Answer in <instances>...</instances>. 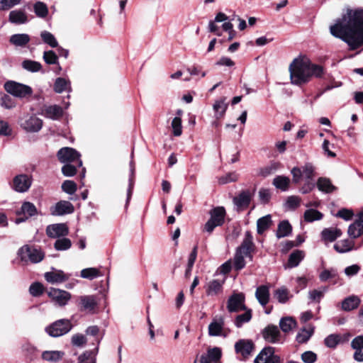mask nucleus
I'll return each mask as SVG.
<instances>
[{
  "label": "nucleus",
  "instance_id": "obj_13",
  "mask_svg": "<svg viewBox=\"0 0 363 363\" xmlns=\"http://www.w3.org/2000/svg\"><path fill=\"white\" fill-rule=\"evenodd\" d=\"M225 319L223 316L216 315L210 323L208 327V333L211 337L223 336L226 337L224 333Z\"/></svg>",
  "mask_w": 363,
  "mask_h": 363
},
{
  "label": "nucleus",
  "instance_id": "obj_59",
  "mask_svg": "<svg viewBox=\"0 0 363 363\" xmlns=\"http://www.w3.org/2000/svg\"><path fill=\"white\" fill-rule=\"evenodd\" d=\"M69 84L65 79L58 77L54 84V90L57 93H62L68 89Z\"/></svg>",
  "mask_w": 363,
  "mask_h": 363
},
{
  "label": "nucleus",
  "instance_id": "obj_51",
  "mask_svg": "<svg viewBox=\"0 0 363 363\" xmlns=\"http://www.w3.org/2000/svg\"><path fill=\"white\" fill-rule=\"evenodd\" d=\"M64 352L61 351H45L42 354V357L45 361L56 362L62 358Z\"/></svg>",
  "mask_w": 363,
  "mask_h": 363
},
{
  "label": "nucleus",
  "instance_id": "obj_28",
  "mask_svg": "<svg viewBox=\"0 0 363 363\" xmlns=\"http://www.w3.org/2000/svg\"><path fill=\"white\" fill-rule=\"evenodd\" d=\"M42 114L46 118L57 120L62 116L63 110L58 105H51L45 106L42 110Z\"/></svg>",
  "mask_w": 363,
  "mask_h": 363
},
{
  "label": "nucleus",
  "instance_id": "obj_58",
  "mask_svg": "<svg viewBox=\"0 0 363 363\" xmlns=\"http://www.w3.org/2000/svg\"><path fill=\"white\" fill-rule=\"evenodd\" d=\"M313 333V329H311V330L303 329L301 331L298 333L296 337V340L298 343H306L309 340Z\"/></svg>",
  "mask_w": 363,
  "mask_h": 363
},
{
  "label": "nucleus",
  "instance_id": "obj_53",
  "mask_svg": "<svg viewBox=\"0 0 363 363\" xmlns=\"http://www.w3.org/2000/svg\"><path fill=\"white\" fill-rule=\"evenodd\" d=\"M274 296L279 303H285L289 299V291L285 287L277 289L274 292Z\"/></svg>",
  "mask_w": 363,
  "mask_h": 363
},
{
  "label": "nucleus",
  "instance_id": "obj_29",
  "mask_svg": "<svg viewBox=\"0 0 363 363\" xmlns=\"http://www.w3.org/2000/svg\"><path fill=\"white\" fill-rule=\"evenodd\" d=\"M320 235L325 242H332L342 235V231L339 228H328L322 230Z\"/></svg>",
  "mask_w": 363,
  "mask_h": 363
},
{
  "label": "nucleus",
  "instance_id": "obj_60",
  "mask_svg": "<svg viewBox=\"0 0 363 363\" xmlns=\"http://www.w3.org/2000/svg\"><path fill=\"white\" fill-rule=\"evenodd\" d=\"M301 203V199L297 196H288L285 203V207L289 210L296 209Z\"/></svg>",
  "mask_w": 363,
  "mask_h": 363
},
{
  "label": "nucleus",
  "instance_id": "obj_45",
  "mask_svg": "<svg viewBox=\"0 0 363 363\" xmlns=\"http://www.w3.org/2000/svg\"><path fill=\"white\" fill-rule=\"evenodd\" d=\"M0 106L6 109H12L16 106V101L9 94H0Z\"/></svg>",
  "mask_w": 363,
  "mask_h": 363
},
{
  "label": "nucleus",
  "instance_id": "obj_11",
  "mask_svg": "<svg viewBox=\"0 0 363 363\" xmlns=\"http://www.w3.org/2000/svg\"><path fill=\"white\" fill-rule=\"evenodd\" d=\"M20 125L27 132L37 133L43 127V121L35 115L27 116L21 119Z\"/></svg>",
  "mask_w": 363,
  "mask_h": 363
},
{
  "label": "nucleus",
  "instance_id": "obj_56",
  "mask_svg": "<svg viewBox=\"0 0 363 363\" xmlns=\"http://www.w3.org/2000/svg\"><path fill=\"white\" fill-rule=\"evenodd\" d=\"M34 12L37 16L45 18L48 13V7L45 4L41 1L36 2L34 6Z\"/></svg>",
  "mask_w": 363,
  "mask_h": 363
},
{
  "label": "nucleus",
  "instance_id": "obj_38",
  "mask_svg": "<svg viewBox=\"0 0 363 363\" xmlns=\"http://www.w3.org/2000/svg\"><path fill=\"white\" fill-rule=\"evenodd\" d=\"M304 257V252L302 250H296L289 257L287 265L289 268L297 267Z\"/></svg>",
  "mask_w": 363,
  "mask_h": 363
},
{
  "label": "nucleus",
  "instance_id": "obj_23",
  "mask_svg": "<svg viewBox=\"0 0 363 363\" xmlns=\"http://www.w3.org/2000/svg\"><path fill=\"white\" fill-rule=\"evenodd\" d=\"M74 211L73 205L67 201H60L51 209L53 216H62L72 213Z\"/></svg>",
  "mask_w": 363,
  "mask_h": 363
},
{
  "label": "nucleus",
  "instance_id": "obj_48",
  "mask_svg": "<svg viewBox=\"0 0 363 363\" xmlns=\"http://www.w3.org/2000/svg\"><path fill=\"white\" fill-rule=\"evenodd\" d=\"M22 67L30 72H37L42 69L40 62L31 60H25L22 62Z\"/></svg>",
  "mask_w": 363,
  "mask_h": 363
},
{
  "label": "nucleus",
  "instance_id": "obj_2",
  "mask_svg": "<svg viewBox=\"0 0 363 363\" xmlns=\"http://www.w3.org/2000/svg\"><path fill=\"white\" fill-rule=\"evenodd\" d=\"M291 83L301 86L308 83L312 77L322 78L325 74L323 66L312 63L306 57L295 58L289 65Z\"/></svg>",
  "mask_w": 363,
  "mask_h": 363
},
{
  "label": "nucleus",
  "instance_id": "obj_49",
  "mask_svg": "<svg viewBox=\"0 0 363 363\" xmlns=\"http://www.w3.org/2000/svg\"><path fill=\"white\" fill-rule=\"evenodd\" d=\"M71 240L65 237L57 239L54 243V248L57 251L67 250L71 247Z\"/></svg>",
  "mask_w": 363,
  "mask_h": 363
},
{
  "label": "nucleus",
  "instance_id": "obj_35",
  "mask_svg": "<svg viewBox=\"0 0 363 363\" xmlns=\"http://www.w3.org/2000/svg\"><path fill=\"white\" fill-rule=\"evenodd\" d=\"M272 184L277 189H280L281 191H286L290 186V179L286 176H277L274 178Z\"/></svg>",
  "mask_w": 363,
  "mask_h": 363
},
{
  "label": "nucleus",
  "instance_id": "obj_61",
  "mask_svg": "<svg viewBox=\"0 0 363 363\" xmlns=\"http://www.w3.org/2000/svg\"><path fill=\"white\" fill-rule=\"evenodd\" d=\"M338 274L335 269L330 268L324 269L319 275V279L321 281H326L330 279L336 278Z\"/></svg>",
  "mask_w": 363,
  "mask_h": 363
},
{
  "label": "nucleus",
  "instance_id": "obj_16",
  "mask_svg": "<svg viewBox=\"0 0 363 363\" xmlns=\"http://www.w3.org/2000/svg\"><path fill=\"white\" fill-rule=\"evenodd\" d=\"M38 213V211L36 207L33 203L29 201H25L21 208V210L18 211L17 215L23 217H18L16 218V223H20L22 222H25L29 218L36 215Z\"/></svg>",
  "mask_w": 363,
  "mask_h": 363
},
{
  "label": "nucleus",
  "instance_id": "obj_10",
  "mask_svg": "<svg viewBox=\"0 0 363 363\" xmlns=\"http://www.w3.org/2000/svg\"><path fill=\"white\" fill-rule=\"evenodd\" d=\"M245 297L242 293H235L231 295L227 302V309L230 313H236L246 310Z\"/></svg>",
  "mask_w": 363,
  "mask_h": 363
},
{
  "label": "nucleus",
  "instance_id": "obj_41",
  "mask_svg": "<svg viewBox=\"0 0 363 363\" xmlns=\"http://www.w3.org/2000/svg\"><path fill=\"white\" fill-rule=\"evenodd\" d=\"M303 217L306 222L311 223L321 220L323 218V214L318 210L310 208L304 212Z\"/></svg>",
  "mask_w": 363,
  "mask_h": 363
},
{
  "label": "nucleus",
  "instance_id": "obj_3",
  "mask_svg": "<svg viewBox=\"0 0 363 363\" xmlns=\"http://www.w3.org/2000/svg\"><path fill=\"white\" fill-rule=\"evenodd\" d=\"M18 256L23 262L39 263L45 257L44 252L35 245H25L18 250Z\"/></svg>",
  "mask_w": 363,
  "mask_h": 363
},
{
  "label": "nucleus",
  "instance_id": "obj_12",
  "mask_svg": "<svg viewBox=\"0 0 363 363\" xmlns=\"http://www.w3.org/2000/svg\"><path fill=\"white\" fill-rule=\"evenodd\" d=\"M31 184L32 177L26 174H21L13 178L12 188L17 192L24 193L28 191Z\"/></svg>",
  "mask_w": 363,
  "mask_h": 363
},
{
  "label": "nucleus",
  "instance_id": "obj_44",
  "mask_svg": "<svg viewBox=\"0 0 363 363\" xmlns=\"http://www.w3.org/2000/svg\"><path fill=\"white\" fill-rule=\"evenodd\" d=\"M130 175L129 178V184L127 190V199L126 206L128 204L133 194V189L134 186V177H135V164L133 160L130 162Z\"/></svg>",
  "mask_w": 363,
  "mask_h": 363
},
{
  "label": "nucleus",
  "instance_id": "obj_8",
  "mask_svg": "<svg viewBox=\"0 0 363 363\" xmlns=\"http://www.w3.org/2000/svg\"><path fill=\"white\" fill-rule=\"evenodd\" d=\"M254 363H281V358L275 354V349L267 346L264 347L254 359Z\"/></svg>",
  "mask_w": 363,
  "mask_h": 363
},
{
  "label": "nucleus",
  "instance_id": "obj_27",
  "mask_svg": "<svg viewBox=\"0 0 363 363\" xmlns=\"http://www.w3.org/2000/svg\"><path fill=\"white\" fill-rule=\"evenodd\" d=\"M9 21L11 23L20 25L26 23L28 18L24 10L16 9L9 13Z\"/></svg>",
  "mask_w": 363,
  "mask_h": 363
},
{
  "label": "nucleus",
  "instance_id": "obj_62",
  "mask_svg": "<svg viewBox=\"0 0 363 363\" xmlns=\"http://www.w3.org/2000/svg\"><path fill=\"white\" fill-rule=\"evenodd\" d=\"M30 294L34 297L41 296L44 292V286L40 282H34L29 287Z\"/></svg>",
  "mask_w": 363,
  "mask_h": 363
},
{
  "label": "nucleus",
  "instance_id": "obj_54",
  "mask_svg": "<svg viewBox=\"0 0 363 363\" xmlns=\"http://www.w3.org/2000/svg\"><path fill=\"white\" fill-rule=\"evenodd\" d=\"M302 175L306 180H312L315 174V167L311 163H306L302 167Z\"/></svg>",
  "mask_w": 363,
  "mask_h": 363
},
{
  "label": "nucleus",
  "instance_id": "obj_31",
  "mask_svg": "<svg viewBox=\"0 0 363 363\" xmlns=\"http://www.w3.org/2000/svg\"><path fill=\"white\" fill-rule=\"evenodd\" d=\"M292 233V226L288 220H283L279 222L276 232V236L278 239L287 237Z\"/></svg>",
  "mask_w": 363,
  "mask_h": 363
},
{
  "label": "nucleus",
  "instance_id": "obj_26",
  "mask_svg": "<svg viewBox=\"0 0 363 363\" xmlns=\"http://www.w3.org/2000/svg\"><path fill=\"white\" fill-rule=\"evenodd\" d=\"M252 199V193L250 190L242 191L237 196L233 198L234 204L239 208L247 207Z\"/></svg>",
  "mask_w": 363,
  "mask_h": 363
},
{
  "label": "nucleus",
  "instance_id": "obj_64",
  "mask_svg": "<svg viewBox=\"0 0 363 363\" xmlns=\"http://www.w3.org/2000/svg\"><path fill=\"white\" fill-rule=\"evenodd\" d=\"M62 189L67 194L72 195L77 191V184L71 180H65L62 184Z\"/></svg>",
  "mask_w": 363,
  "mask_h": 363
},
{
  "label": "nucleus",
  "instance_id": "obj_22",
  "mask_svg": "<svg viewBox=\"0 0 363 363\" xmlns=\"http://www.w3.org/2000/svg\"><path fill=\"white\" fill-rule=\"evenodd\" d=\"M96 346L91 350H87L80 354L78 357L79 363H96V355L99 352V345L101 342V339L96 337Z\"/></svg>",
  "mask_w": 363,
  "mask_h": 363
},
{
  "label": "nucleus",
  "instance_id": "obj_55",
  "mask_svg": "<svg viewBox=\"0 0 363 363\" xmlns=\"http://www.w3.org/2000/svg\"><path fill=\"white\" fill-rule=\"evenodd\" d=\"M40 36L43 40V42L48 45H49L51 48H57L58 45L57 41L55 39V36L48 31H43L40 34Z\"/></svg>",
  "mask_w": 363,
  "mask_h": 363
},
{
  "label": "nucleus",
  "instance_id": "obj_39",
  "mask_svg": "<svg viewBox=\"0 0 363 363\" xmlns=\"http://www.w3.org/2000/svg\"><path fill=\"white\" fill-rule=\"evenodd\" d=\"M354 243L348 239L342 240L334 245V249L339 253H345L351 251L354 248Z\"/></svg>",
  "mask_w": 363,
  "mask_h": 363
},
{
  "label": "nucleus",
  "instance_id": "obj_36",
  "mask_svg": "<svg viewBox=\"0 0 363 363\" xmlns=\"http://www.w3.org/2000/svg\"><path fill=\"white\" fill-rule=\"evenodd\" d=\"M226 98L223 97L220 100L216 101L213 104V110L216 118L223 117L228 108V104L225 103Z\"/></svg>",
  "mask_w": 363,
  "mask_h": 363
},
{
  "label": "nucleus",
  "instance_id": "obj_6",
  "mask_svg": "<svg viewBox=\"0 0 363 363\" xmlns=\"http://www.w3.org/2000/svg\"><path fill=\"white\" fill-rule=\"evenodd\" d=\"M72 328V324L67 319H60L45 328L46 333L51 337H58L69 333Z\"/></svg>",
  "mask_w": 363,
  "mask_h": 363
},
{
  "label": "nucleus",
  "instance_id": "obj_18",
  "mask_svg": "<svg viewBox=\"0 0 363 363\" xmlns=\"http://www.w3.org/2000/svg\"><path fill=\"white\" fill-rule=\"evenodd\" d=\"M68 233V228L65 223L52 224L46 228V234L51 238L65 237L67 235Z\"/></svg>",
  "mask_w": 363,
  "mask_h": 363
},
{
  "label": "nucleus",
  "instance_id": "obj_1",
  "mask_svg": "<svg viewBox=\"0 0 363 363\" xmlns=\"http://www.w3.org/2000/svg\"><path fill=\"white\" fill-rule=\"evenodd\" d=\"M330 33L346 43L350 50L363 48V9H348L330 27Z\"/></svg>",
  "mask_w": 363,
  "mask_h": 363
},
{
  "label": "nucleus",
  "instance_id": "obj_43",
  "mask_svg": "<svg viewBox=\"0 0 363 363\" xmlns=\"http://www.w3.org/2000/svg\"><path fill=\"white\" fill-rule=\"evenodd\" d=\"M244 311H245L244 313L237 315L235 319V325L238 328L252 319V310L246 308Z\"/></svg>",
  "mask_w": 363,
  "mask_h": 363
},
{
  "label": "nucleus",
  "instance_id": "obj_7",
  "mask_svg": "<svg viewBox=\"0 0 363 363\" xmlns=\"http://www.w3.org/2000/svg\"><path fill=\"white\" fill-rule=\"evenodd\" d=\"M57 157L61 163L69 164L74 162L79 167L82 165V161L80 159V153L72 147H62L58 150Z\"/></svg>",
  "mask_w": 363,
  "mask_h": 363
},
{
  "label": "nucleus",
  "instance_id": "obj_57",
  "mask_svg": "<svg viewBox=\"0 0 363 363\" xmlns=\"http://www.w3.org/2000/svg\"><path fill=\"white\" fill-rule=\"evenodd\" d=\"M99 275L100 272L96 268H86L81 271V277L84 279L92 280Z\"/></svg>",
  "mask_w": 363,
  "mask_h": 363
},
{
  "label": "nucleus",
  "instance_id": "obj_33",
  "mask_svg": "<svg viewBox=\"0 0 363 363\" xmlns=\"http://www.w3.org/2000/svg\"><path fill=\"white\" fill-rule=\"evenodd\" d=\"M360 299L356 296H350L342 302V308L345 311H352L359 306Z\"/></svg>",
  "mask_w": 363,
  "mask_h": 363
},
{
  "label": "nucleus",
  "instance_id": "obj_47",
  "mask_svg": "<svg viewBox=\"0 0 363 363\" xmlns=\"http://www.w3.org/2000/svg\"><path fill=\"white\" fill-rule=\"evenodd\" d=\"M296 325V321L291 317L282 318L279 322V327L284 333L291 331Z\"/></svg>",
  "mask_w": 363,
  "mask_h": 363
},
{
  "label": "nucleus",
  "instance_id": "obj_42",
  "mask_svg": "<svg viewBox=\"0 0 363 363\" xmlns=\"http://www.w3.org/2000/svg\"><path fill=\"white\" fill-rule=\"evenodd\" d=\"M363 233V224L359 220L352 223L348 228V235L352 238H357Z\"/></svg>",
  "mask_w": 363,
  "mask_h": 363
},
{
  "label": "nucleus",
  "instance_id": "obj_25",
  "mask_svg": "<svg viewBox=\"0 0 363 363\" xmlns=\"http://www.w3.org/2000/svg\"><path fill=\"white\" fill-rule=\"evenodd\" d=\"M351 347L355 350L354 359L357 362H363V335L355 337L351 342Z\"/></svg>",
  "mask_w": 363,
  "mask_h": 363
},
{
  "label": "nucleus",
  "instance_id": "obj_32",
  "mask_svg": "<svg viewBox=\"0 0 363 363\" xmlns=\"http://www.w3.org/2000/svg\"><path fill=\"white\" fill-rule=\"evenodd\" d=\"M30 36L26 33H18L10 37V43L16 47H25L30 41Z\"/></svg>",
  "mask_w": 363,
  "mask_h": 363
},
{
  "label": "nucleus",
  "instance_id": "obj_19",
  "mask_svg": "<svg viewBox=\"0 0 363 363\" xmlns=\"http://www.w3.org/2000/svg\"><path fill=\"white\" fill-rule=\"evenodd\" d=\"M221 357L222 350L220 347L209 348L206 354L201 356L200 363H220Z\"/></svg>",
  "mask_w": 363,
  "mask_h": 363
},
{
  "label": "nucleus",
  "instance_id": "obj_52",
  "mask_svg": "<svg viewBox=\"0 0 363 363\" xmlns=\"http://www.w3.org/2000/svg\"><path fill=\"white\" fill-rule=\"evenodd\" d=\"M244 257V253H242L238 250L235 251L233 259V266L236 271H240L245 267V261Z\"/></svg>",
  "mask_w": 363,
  "mask_h": 363
},
{
  "label": "nucleus",
  "instance_id": "obj_5",
  "mask_svg": "<svg viewBox=\"0 0 363 363\" xmlns=\"http://www.w3.org/2000/svg\"><path fill=\"white\" fill-rule=\"evenodd\" d=\"M210 218L204 225V230L211 233L216 227L221 226L225 221V209L223 206H218L212 208L210 212Z\"/></svg>",
  "mask_w": 363,
  "mask_h": 363
},
{
  "label": "nucleus",
  "instance_id": "obj_37",
  "mask_svg": "<svg viewBox=\"0 0 363 363\" xmlns=\"http://www.w3.org/2000/svg\"><path fill=\"white\" fill-rule=\"evenodd\" d=\"M318 189L325 193H331L336 189V187L333 185L330 180L325 177H320L317 182Z\"/></svg>",
  "mask_w": 363,
  "mask_h": 363
},
{
  "label": "nucleus",
  "instance_id": "obj_21",
  "mask_svg": "<svg viewBox=\"0 0 363 363\" xmlns=\"http://www.w3.org/2000/svg\"><path fill=\"white\" fill-rule=\"evenodd\" d=\"M44 277L50 284L62 283L69 279V276L65 274L63 271L54 268L52 269V271L45 272Z\"/></svg>",
  "mask_w": 363,
  "mask_h": 363
},
{
  "label": "nucleus",
  "instance_id": "obj_14",
  "mask_svg": "<svg viewBox=\"0 0 363 363\" xmlns=\"http://www.w3.org/2000/svg\"><path fill=\"white\" fill-rule=\"evenodd\" d=\"M236 250L244 253L245 256L252 259V253L255 250V245L253 242V236L252 233L247 230L241 245L237 247Z\"/></svg>",
  "mask_w": 363,
  "mask_h": 363
},
{
  "label": "nucleus",
  "instance_id": "obj_34",
  "mask_svg": "<svg viewBox=\"0 0 363 363\" xmlns=\"http://www.w3.org/2000/svg\"><path fill=\"white\" fill-rule=\"evenodd\" d=\"M272 224L271 215L264 216L257 220V232L262 235Z\"/></svg>",
  "mask_w": 363,
  "mask_h": 363
},
{
  "label": "nucleus",
  "instance_id": "obj_20",
  "mask_svg": "<svg viewBox=\"0 0 363 363\" xmlns=\"http://www.w3.org/2000/svg\"><path fill=\"white\" fill-rule=\"evenodd\" d=\"M97 301L95 296H81L79 297V306L81 311L94 312L97 306Z\"/></svg>",
  "mask_w": 363,
  "mask_h": 363
},
{
  "label": "nucleus",
  "instance_id": "obj_24",
  "mask_svg": "<svg viewBox=\"0 0 363 363\" xmlns=\"http://www.w3.org/2000/svg\"><path fill=\"white\" fill-rule=\"evenodd\" d=\"M255 297L258 301L259 303L265 307L270 298L269 287L267 285L259 286L255 291Z\"/></svg>",
  "mask_w": 363,
  "mask_h": 363
},
{
  "label": "nucleus",
  "instance_id": "obj_4",
  "mask_svg": "<svg viewBox=\"0 0 363 363\" xmlns=\"http://www.w3.org/2000/svg\"><path fill=\"white\" fill-rule=\"evenodd\" d=\"M4 89L10 95L19 99L27 98L33 94V89L30 86L13 80L6 82Z\"/></svg>",
  "mask_w": 363,
  "mask_h": 363
},
{
  "label": "nucleus",
  "instance_id": "obj_15",
  "mask_svg": "<svg viewBox=\"0 0 363 363\" xmlns=\"http://www.w3.org/2000/svg\"><path fill=\"white\" fill-rule=\"evenodd\" d=\"M262 337L264 340L269 343H281V335L279 328L277 325H269L262 330Z\"/></svg>",
  "mask_w": 363,
  "mask_h": 363
},
{
  "label": "nucleus",
  "instance_id": "obj_17",
  "mask_svg": "<svg viewBox=\"0 0 363 363\" xmlns=\"http://www.w3.org/2000/svg\"><path fill=\"white\" fill-rule=\"evenodd\" d=\"M255 348L254 343L250 340L242 339L235 344V350L236 353L240 354L243 358H247Z\"/></svg>",
  "mask_w": 363,
  "mask_h": 363
},
{
  "label": "nucleus",
  "instance_id": "obj_46",
  "mask_svg": "<svg viewBox=\"0 0 363 363\" xmlns=\"http://www.w3.org/2000/svg\"><path fill=\"white\" fill-rule=\"evenodd\" d=\"M280 167V163L273 162L270 164L262 167L259 170V175L267 177L270 174L274 173Z\"/></svg>",
  "mask_w": 363,
  "mask_h": 363
},
{
  "label": "nucleus",
  "instance_id": "obj_63",
  "mask_svg": "<svg viewBox=\"0 0 363 363\" xmlns=\"http://www.w3.org/2000/svg\"><path fill=\"white\" fill-rule=\"evenodd\" d=\"M43 58L48 65H56L58 63V57L52 50L45 51Z\"/></svg>",
  "mask_w": 363,
  "mask_h": 363
},
{
  "label": "nucleus",
  "instance_id": "obj_40",
  "mask_svg": "<svg viewBox=\"0 0 363 363\" xmlns=\"http://www.w3.org/2000/svg\"><path fill=\"white\" fill-rule=\"evenodd\" d=\"M328 290V288L327 286H321L318 289L311 290L308 292V298L312 302L319 303Z\"/></svg>",
  "mask_w": 363,
  "mask_h": 363
},
{
  "label": "nucleus",
  "instance_id": "obj_9",
  "mask_svg": "<svg viewBox=\"0 0 363 363\" xmlns=\"http://www.w3.org/2000/svg\"><path fill=\"white\" fill-rule=\"evenodd\" d=\"M47 294L52 301L59 306H66L71 298L69 292L59 289L50 288Z\"/></svg>",
  "mask_w": 363,
  "mask_h": 363
},
{
  "label": "nucleus",
  "instance_id": "obj_30",
  "mask_svg": "<svg viewBox=\"0 0 363 363\" xmlns=\"http://www.w3.org/2000/svg\"><path fill=\"white\" fill-rule=\"evenodd\" d=\"M224 281L218 279H213L210 281L206 286V293L208 296L218 295L223 290V284Z\"/></svg>",
  "mask_w": 363,
  "mask_h": 363
},
{
  "label": "nucleus",
  "instance_id": "obj_50",
  "mask_svg": "<svg viewBox=\"0 0 363 363\" xmlns=\"http://www.w3.org/2000/svg\"><path fill=\"white\" fill-rule=\"evenodd\" d=\"M342 342V336L339 334H331L324 340L325 345L329 348H335Z\"/></svg>",
  "mask_w": 363,
  "mask_h": 363
}]
</instances>
